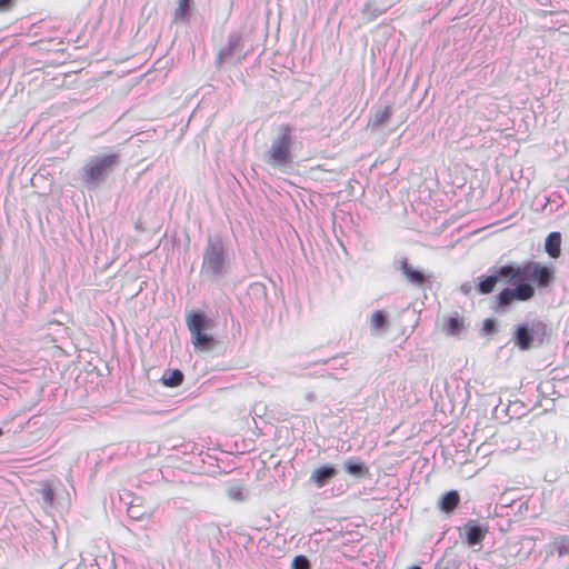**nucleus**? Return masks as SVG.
I'll use <instances>...</instances> for the list:
<instances>
[{
    "label": "nucleus",
    "mask_w": 569,
    "mask_h": 569,
    "mask_svg": "<svg viewBox=\"0 0 569 569\" xmlns=\"http://www.w3.org/2000/svg\"><path fill=\"white\" fill-rule=\"evenodd\" d=\"M466 538H467V542L469 546H476V545H479L482 542V540L485 539L487 532H488V527H481V526H476V525H470L468 523L466 526Z\"/></svg>",
    "instance_id": "11"
},
{
    "label": "nucleus",
    "mask_w": 569,
    "mask_h": 569,
    "mask_svg": "<svg viewBox=\"0 0 569 569\" xmlns=\"http://www.w3.org/2000/svg\"><path fill=\"white\" fill-rule=\"evenodd\" d=\"M483 329L488 332L496 330V322L493 319H486L483 322Z\"/></svg>",
    "instance_id": "24"
},
{
    "label": "nucleus",
    "mask_w": 569,
    "mask_h": 569,
    "mask_svg": "<svg viewBox=\"0 0 569 569\" xmlns=\"http://www.w3.org/2000/svg\"><path fill=\"white\" fill-rule=\"evenodd\" d=\"M465 329L466 319L458 312H455L443 323V332L448 336H459Z\"/></svg>",
    "instance_id": "8"
},
{
    "label": "nucleus",
    "mask_w": 569,
    "mask_h": 569,
    "mask_svg": "<svg viewBox=\"0 0 569 569\" xmlns=\"http://www.w3.org/2000/svg\"><path fill=\"white\" fill-rule=\"evenodd\" d=\"M243 42L242 38L239 34H231L228 38V42L224 47H222L217 57L216 64L221 67L226 61L231 59L236 53L238 54L237 61H240L242 58Z\"/></svg>",
    "instance_id": "6"
},
{
    "label": "nucleus",
    "mask_w": 569,
    "mask_h": 569,
    "mask_svg": "<svg viewBox=\"0 0 569 569\" xmlns=\"http://www.w3.org/2000/svg\"><path fill=\"white\" fill-rule=\"evenodd\" d=\"M343 467L349 475L358 478H363L369 475V468L359 460L348 459L345 461Z\"/></svg>",
    "instance_id": "13"
},
{
    "label": "nucleus",
    "mask_w": 569,
    "mask_h": 569,
    "mask_svg": "<svg viewBox=\"0 0 569 569\" xmlns=\"http://www.w3.org/2000/svg\"><path fill=\"white\" fill-rule=\"evenodd\" d=\"M292 569H310V562L305 556H296L292 560Z\"/></svg>",
    "instance_id": "21"
},
{
    "label": "nucleus",
    "mask_w": 569,
    "mask_h": 569,
    "mask_svg": "<svg viewBox=\"0 0 569 569\" xmlns=\"http://www.w3.org/2000/svg\"><path fill=\"white\" fill-rule=\"evenodd\" d=\"M186 323L190 331L191 342L196 351H210L218 345L213 336L207 332V329L211 326V321L202 311H190L186 317Z\"/></svg>",
    "instance_id": "3"
},
{
    "label": "nucleus",
    "mask_w": 569,
    "mask_h": 569,
    "mask_svg": "<svg viewBox=\"0 0 569 569\" xmlns=\"http://www.w3.org/2000/svg\"><path fill=\"white\" fill-rule=\"evenodd\" d=\"M191 4L192 0H178V6L174 10V21L187 22L189 20Z\"/></svg>",
    "instance_id": "17"
},
{
    "label": "nucleus",
    "mask_w": 569,
    "mask_h": 569,
    "mask_svg": "<svg viewBox=\"0 0 569 569\" xmlns=\"http://www.w3.org/2000/svg\"><path fill=\"white\" fill-rule=\"evenodd\" d=\"M370 328L375 332H380L387 329L388 320L387 312L383 310H376L369 319Z\"/></svg>",
    "instance_id": "14"
},
{
    "label": "nucleus",
    "mask_w": 569,
    "mask_h": 569,
    "mask_svg": "<svg viewBox=\"0 0 569 569\" xmlns=\"http://www.w3.org/2000/svg\"><path fill=\"white\" fill-rule=\"evenodd\" d=\"M183 373L179 369L168 370L162 376V382L167 387H178L183 382Z\"/></svg>",
    "instance_id": "16"
},
{
    "label": "nucleus",
    "mask_w": 569,
    "mask_h": 569,
    "mask_svg": "<svg viewBox=\"0 0 569 569\" xmlns=\"http://www.w3.org/2000/svg\"><path fill=\"white\" fill-rule=\"evenodd\" d=\"M500 279L508 283L518 282L515 288H505L496 297L500 307H507L513 301H528L535 297V287L527 280H531L539 288L549 287L555 281V268L536 261L501 266L495 273L478 278L477 292L491 293Z\"/></svg>",
    "instance_id": "1"
},
{
    "label": "nucleus",
    "mask_w": 569,
    "mask_h": 569,
    "mask_svg": "<svg viewBox=\"0 0 569 569\" xmlns=\"http://www.w3.org/2000/svg\"><path fill=\"white\" fill-rule=\"evenodd\" d=\"M120 162L118 153L97 156L91 158L83 167L82 178L86 184L102 181L108 172Z\"/></svg>",
    "instance_id": "4"
},
{
    "label": "nucleus",
    "mask_w": 569,
    "mask_h": 569,
    "mask_svg": "<svg viewBox=\"0 0 569 569\" xmlns=\"http://www.w3.org/2000/svg\"><path fill=\"white\" fill-rule=\"evenodd\" d=\"M292 143V128L287 123L279 126L277 136L266 152L267 162L280 169L289 167L293 159Z\"/></svg>",
    "instance_id": "2"
},
{
    "label": "nucleus",
    "mask_w": 569,
    "mask_h": 569,
    "mask_svg": "<svg viewBox=\"0 0 569 569\" xmlns=\"http://www.w3.org/2000/svg\"><path fill=\"white\" fill-rule=\"evenodd\" d=\"M533 333L528 326H519L515 333V343L521 350H528L532 346Z\"/></svg>",
    "instance_id": "10"
},
{
    "label": "nucleus",
    "mask_w": 569,
    "mask_h": 569,
    "mask_svg": "<svg viewBox=\"0 0 569 569\" xmlns=\"http://www.w3.org/2000/svg\"><path fill=\"white\" fill-rule=\"evenodd\" d=\"M460 502V496L456 490L447 492L440 502V508L442 511L450 513L452 512Z\"/></svg>",
    "instance_id": "15"
},
{
    "label": "nucleus",
    "mask_w": 569,
    "mask_h": 569,
    "mask_svg": "<svg viewBox=\"0 0 569 569\" xmlns=\"http://www.w3.org/2000/svg\"><path fill=\"white\" fill-rule=\"evenodd\" d=\"M41 495L44 499V501L47 503H52L53 502V498H54V495H53V490L52 488L50 487V485L46 483L42 489H41Z\"/></svg>",
    "instance_id": "22"
},
{
    "label": "nucleus",
    "mask_w": 569,
    "mask_h": 569,
    "mask_svg": "<svg viewBox=\"0 0 569 569\" xmlns=\"http://www.w3.org/2000/svg\"><path fill=\"white\" fill-rule=\"evenodd\" d=\"M228 496L233 500H243L244 499V488L240 483L231 485L228 488Z\"/></svg>",
    "instance_id": "20"
},
{
    "label": "nucleus",
    "mask_w": 569,
    "mask_h": 569,
    "mask_svg": "<svg viewBox=\"0 0 569 569\" xmlns=\"http://www.w3.org/2000/svg\"><path fill=\"white\" fill-rule=\"evenodd\" d=\"M399 268L405 278L413 286L421 287L425 283V274L421 271L416 270L406 258L400 260Z\"/></svg>",
    "instance_id": "7"
},
{
    "label": "nucleus",
    "mask_w": 569,
    "mask_h": 569,
    "mask_svg": "<svg viewBox=\"0 0 569 569\" xmlns=\"http://www.w3.org/2000/svg\"><path fill=\"white\" fill-rule=\"evenodd\" d=\"M545 250L552 259H557L561 254V234L558 231L550 232L545 241Z\"/></svg>",
    "instance_id": "9"
},
{
    "label": "nucleus",
    "mask_w": 569,
    "mask_h": 569,
    "mask_svg": "<svg viewBox=\"0 0 569 569\" xmlns=\"http://www.w3.org/2000/svg\"><path fill=\"white\" fill-rule=\"evenodd\" d=\"M223 264V246L220 242H210L203 254L202 272L210 276H218L222 272Z\"/></svg>",
    "instance_id": "5"
},
{
    "label": "nucleus",
    "mask_w": 569,
    "mask_h": 569,
    "mask_svg": "<svg viewBox=\"0 0 569 569\" xmlns=\"http://www.w3.org/2000/svg\"><path fill=\"white\" fill-rule=\"evenodd\" d=\"M392 114V108L390 106L385 107L382 110L376 112L373 118V123L376 126L385 124L389 121L390 117Z\"/></svg>",
    "instance_id": "19"
},
{
    "label": "nucleus",
    "mask_w": 569,
    "mask_h": 569,
    "mask_svg": "<svg viewBox=\"0 0 569 569\" xmlns=\"http://www.w3.org/2000/svg\"><path fill=\"white\" fill-rule=\"evenodd\" d=\"M410 569H421V568H420V567H418V566H413V567H411Z\"/></svg>",
    "instance_id": "26"
},
{
    "label": "nucleus",
    "mask_w": 569,
    "mask_h": 569,
    "mask_svg": "<svg viewBox=\"0 0 569 569\" xmlns=\"http://www.w3.org/2000/svg\"><path fill=\"white\" fill-rule=\"evenodd\" d=\"M2 435H3V431H2V429L0 428V437H1Z\"/></svg>",
    "instance_id": "27"
},
{
    "label": "nucleus",
    "mask_w": 569,
    "mask_h": 569,
    "mask_svg": "<svg viewBox=\"0 0 569 569\" xmlns=\"http://www.w3.org/2000/svg\"><path fill=\"white\" fill-rule=\"evenodd\" d=\"M370 6H371V4H370V2H367V3L365 4V7H363L362 12H363V13H366V12L368 11V9L370 8Z\"/></svg>",
    "instance_id": "25"
},
{
    "label": "nucleus",
    "mask_w": 569,
    "mask_h": 569,
    "mask_svg": "<svg viewBox=\"0 0 569 569\" xmlns=\"http://www.w3.org/2000/svg\"><path fill=\"white\" fill-rule=\"evenodd\" d=\"M13 0H0V12L10 11L13 8Z\"/></svg>",
    "instance_id": "23"
},
{
    "label": "nucleus",
    "mask_w": 569,
    "mask_h": 569,
    "mask_svg": "<svg viewBox=\"0 0 569 569\" xmlns=\"http://www.w3.org/2000/svg\"><path fill=\"white\" fill-rule=\"evenodd\" d=\"M336 473L337 471L333 467L322 466L312 471L310 479L318 487H323Z\"/></svg>",
    "instance_id": "12"
},
{
    "label": "nucleus",
    "mask_w": 569,
    "mask_h": 569,
    "mask_svg": "<svg viewBox=\"0 0 569 569\" xmlns=\"http://www.w3.org/2000/svg\"><path fill=\"white\" fill-rule=\"evenodd\" d=\"M552 546L559 557L569 555V536H559L555 538Z\"/></svg>",
    "instance_id": "18"
}]
</instances>
